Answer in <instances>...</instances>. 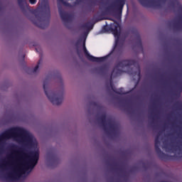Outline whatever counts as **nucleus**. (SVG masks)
<instances>
[{
  "mask_svg": "<svg viewBox=\"0 0 182 182\" xmlns=\"http://www.w3.org/2000/svg\"><path fill=\"white\" fill-rule=\"evenodd\" d=\"M13 154H16L15 156L16 162L18 163L21 167L15 169L14 173H9V176L11 178H15L14 175L18 176L20 173H24L29 169L32 170L38 164L39 159V153L38 151H31L27 155L24 151L25 149L18 148L17 146L14 145L12 146Z\"/></svg>",
  "mask_w": 182,
  "mask_h": 182,
  "instance_id": "1",
  "label": "nucleus"
},
{
  "mask_svg": "<svg viewBox=\"0 0 182 182\" xmlns=\"http://www.w3.org/2000/svg\"><path fill=\"white\" fill-rule=\"evenodd\" d=\"M138 65L137 61L135 60L132 59H127V60H122L118 63H117V65L115 67H114V70H112V72L111 73V80H109V87H111V90H112V92H115V94H118L119 95H127L131 92L134 90V88H132V90L127 91V92H124V88L123 87H119L118 90L114 86L112 79L117 77L120 76L124 71L121 68H124L126 67H130V66H136Z\"/></svg>",
  "mask_w": 182,
  "mask_h": 182,
  "instance_id": "2",
  "label": "nucleus"
},
{
  "mask_svg": "<svg viewBox=\"0 0 182 182\" xmlns=\"http://www.w3.org/2000/svg\"><path fill=\"white\" fill-rule=\"evenodd\" d=\"M41 11V14H36L37 20H32L33 23L41 29H46L49 26L50 18V10L49 3L46 0H43L41 7L36 10V14Z\"/></svg>",
  "mask_w": 182,
  "mask_h": 182,
  "instance_id": "3",
  "label": "nucleus"
},
{
  "mask_svg": "<svg viewBox=\"0 0 182 182\" xmlns=\"http://www.w3.org/2000/svg\"><path fill=\"white\" fill-rule=\"evenodd\" d=\"M12 137L21 138V141L26 146L33 145V141L32 136L23 128H10L0 135V142L5 139H9Z\"/></svg>",
  "mask_w": 182,
  "mask_h": 182,
  "instance_id": "4",
  "label": "nucleus"
},
{
  "mask_svg": "<svg viewBox=\"0 0 182 182\" xmlns=\"http://www.w3.org/2000/svg\"><path fill=\"white\" fill-rule=\"evenodd\" d=\"M170 4L172 8L177 9L179 14L178 20L172 21L173 29L176 31H182V5L178 0H171Z\"/></svg>",
  "mask_w": 182,
  "mask_h": 182,
  "instance_id": "5",
  "label": "nucleus"
},
{
  "mask_svg": "<svg viewBox=\"0 0 182 182\" xmlns=\"http://www.w3.org/2000/svg\"><path fill=\"white\" fill-rule=\"evenodd\" d=\"M43 90L46 93V95L48 97V100L54 105H60L63 102V93H55L51 92L50 94L48 92V82L46 80L43 82Z\"/></svg>",
  "mask_w": 182,
  "mask_h": 182,
  "instance_id": "6",
  "label": "nucleus"
},
{
  "mask_svg": "<svg viewBox=\"0 0 182 182\" xmlns=\"http://www.w3.org/2000/svg\"><path fill=\"white\" fill-rule=\"evenodd\" d=\"M119 24L118 23H116L115 24L111 26V31H112V34H114V36L117 38V39H115V46L114 47V50L119 48V52H122L124 41H119L120 32L119 31Z\"/></svg>",
  "mask_w": 182,
  "mask_h": 182,
  "instance_id": "7",
  "label": "nucleus"
},
{
  "mask_svg": "<svg viewBox=\"0 0 182 182\" xmlns=\"http://www.w3.org/2000/svg\"><path fill=\"white\" fill-rule=\"evenodd\" d=\"M83 50H84V53L85 55L87 58V59L91 62L93 63H103L105 61H106L108 58L110 56V55L114 52V50H112V51H111V53L105 56H102V57H95L92 55L90 54V53L87 51V49L85 46V42L83 43Z\"/></svg>",
  "mask_w": 182,
  "mask_h": 182,
  "instance_id": "8",
  "label": "nucleus"
},
{
  "mask_svg": "<svg viewBox=\"0 0 182 182\" xmlns=\"http://www.w3.org/2000/svg\"><path fill=\"white\" fill-rule=\"evenodd\" d=\"M160 138V134H159L158 135L156 136L155 137V144H154V148H155V151L156 152L159 158L161 159L162 161H167L169 159V156L164 154L160 149V145L161 142L159 140Z\"/></svg>",
  "mask_w": 182,
  "mask_h": 182,
  "instance_id": "9",
  "label": "nucleus"
},
{
  "mask_svg": "<svg viewBox=\"0 0 182 182\" xmlns=\"http://www.w3.org/2000/svg\"><path fill=\"white\" fill-rule=\"evenodd\" d=\"M126 1L127 0H115L114 2H112V4H111V8L115 9L117 12L119 13V14H122L124 6L126 4Z\"/></svg>",
  "mask_w": 182,
  "mask_h": 182,
  "instance_id": "10",
  "label": "nucleus"
},
{
  "mask_svg": "<svg viewBox=\"0 0 182 182\" xmlns=\"http://www.w3.org/2000/svg\"><path fill=\"white\" fill-rule=\"evenodd\" d=\"M139 3L141 4V6L144 8H151L152 6H160V4L158 2H155L154 1L151 0H138Z\"/></svg>",
  "mask_w": 182,
  "mask_h": 182,
  "instance_id": "11",
  "label": "nucleus"
},
{
  "mask_svg": "<svg viewBox=\"0 0 182 182\" xmlns=\"http://www.w3.org/2000/svg\"><path fill=\"white\" fill-rule=\"evenodd\" d=\"M58 11H59V14L62 21L64 23H68L71 19V16L68 13L64 11L62 7H60L59 6H58Z\"/></svg>",
  "mask_w": 182,
  "mask_h": 182,
  "instance_id": "12",
  "label": "nucleus"
},
{
  "mask_svg": "<svg viewBox=\"0 0 182 182\" xmlns=\"http://www.w3.org/2000/svg\"><path fill=\"white\" fill-rule=\"evenodd\" d=\"M106 117H107L106 114H102V115L100 117L99 120L101 121V124L102 125V129H104V132H105L107 134L110 135L111 133L109 131L106 124Z\"/></svg>",
  "mask_w": 182,
  "mask_h": 182,
  "instance_id": "13",
  "label": "nucleus"
},
{
  "mask_svg": "<svg viewBox=\"0 0 182 182\" xmlns=\"http://www.w3.org/2000/svg\"><path fill=\"white\" fill-rule=\"evenodd\" d=\"M107 125H108V127H109V131H111V133L114 134L117 131V125H115L114 122L112 121V119H108L107 121Z\"/></svg>",
  "mask_w": 182,
  "mask_h": 182,
  "instance_id": "14",
  "label": "nucleus"
},
{
  "mask_svg": "<svg viewBox=\"0 0 182 182\" xmlns=\"http://www.w3.org/2000/svg\"><path fill=\"white\" fill-rule=\"evenodd\" d=\"M82 28L87 31H91L94 28V24H92L91 22H87L82 26Z\"/></svg>",
  "mask_w": 182,
  "mask_h": 182,
  "instance_id": "15",
  "label": "nucleus"
},
{
  "mask_svg": "<svg viewBox=\"0 0 182 182\" xmlns=\"http://www.w3.org/2000/svg\"><path fill=\"white\" fill-rule=\"evenodd\" d=\"M18 4L23 11L24 10L25 6L28 7L26 0H18Z\"/></svg>",
  "mask_w": 182,
  "mask_h": 182,
  "instance_id": "16",
  "label": "nucleus"
},
{
  "mask_svg": "<svg viewBox=\"0 0 182 182\" xmlns=\"http://www.w3.org/2000/svg\"><path fill=\"white\" fill-rule=\"evenodd\" d=\"M58 6L60 4H63L65 6H67V7H70L71 6L70 4H69L68 2H67L64 0H58Z\"/></svg>",
  "mask_w": 182,
  "mask_h": 182,
  "instance_id": "17",
  "label": "nucleus"
},
{
  "mask_svg": "<svg viewBox=\"0 0 182 182\" xmlns=\"http://www.w3.org/2000/svg\"><path fill=\"white\" fill-rule=\"evenodd\" d=\"M136 38H137V41H136L137 46L142 49L143 48V45H142V41H141L140 36H137Z\"/></svg>",
  "mask_w": 182,
  "mask_h": 182,
  "instance_id": "18",
  "label": "nucleus"
},
{
  "mask_svg": "<svg viewBox=\"0 0 182 182\" xmlns=\"http://www.w3.org/2000/svg\"><path fill=\"white\" fill-rule=\"evenodd\" d=\"M41 63H42V59H40L38 62L37 65L31 71L32 73H36L37 72Z\"/></svg>",
  "mask_w": 182,
  "mask_h": 182,
  "instance_id": "19",
  "label": "nucleus"
},
{
  "mask_svg": "<svg viewBox=\"0 0 182 182\" xmlns=\"http://www.w3.org/2000/svg\"><path fill=\"white\" fill-rule=\"evenodd\" d=\"M99 71L101 73H105L107 71V67L105 65L100 66L99 68Z\"/></svg>",
  "mask_w": 182,
  "mask_h": 182,
  "instance_id": "20",
  "label": "nucleus"
},
{
  "mask_svg": "<svg viewBox=\"0 0 182 182\" xmlns=\"http://www.w3.org/2000/svg\"><path fill=\"white\" fill-rule=\"evenodd\" d=\"M136 69H137V71L135 73V75L137 74V76H138L139 79H140L141 78V69H140V66L137 65Z\"/></svg>",
  "mask_w": 182,
  "mask_h": 182,
  "instance_id": "21",
  "label": "nucleus"
},
{
  "mask_svg": "<svg viewBox=\"0 0 182 182\" xmlns=\"http://www.w3.org/2000/svg\"><path fill=\"white\" fill-rule=\"evenodd\" d=\"M102 30L105 32H108L109 31H111V27L108 26H104V27L102 28Z\"/></svg>",
  "mask_w": 182,
  "mask_h": 182,
  "instance_id": "22",
  "label": "nucleus"
},
{
  "mask_svg": "<svg viewBox=\"0 0 182 182\" xmlns=\"http://www.w3.org/2000/svg\"><path fill=\"white\" fill-rule=\"evenodd\" d=\"M176 86L178 87V89L182 92V83L181 82H177L176 83Z\"/></svg>",
  "mask_w": 182,
  "mask_h": 182,
  "instance_id": "23",
  "label": "nucleus"
},
{
  "mask_svg": "<svg viewBox=\"0 0 182 182\" xmlns=\"http://www.w3.org/2000/svg\"><path fill=\"white\" fill-rule=\"evenodd\" d=\"M48 156H51V159H52L53 160L56 161V156H55L53 154L48 153Z\"/></svg>",
  "mask_w": 182,
  "mask_h": 182,
  "instance_id": "24",
  "label": "nucleus"
},
{
  "mask_svg": "<svg viewBox=\"0 0 182 182\" xmlns=\"http://www.w3.org/2000/svg\"><path fill=\"white\" fill-rule=\"evenodd\" d=\"M109 166H112V171H118V170H120V169H118L117 168V165H112V164H109Z\"/></svg>",
  "mask_w": 182,
  "mask_h": 182,
  "instance_id": "25",
  "label": "nucleus"
},
{
  "mask_svg": "<svg viewBox=\"0 0 182 182\" xmlns=\"http://www.w3.org/2000/svg\"><path fill=\"white\" fill-rule=\"evenodd\" d=\"M82 1L83 0H75V2L74 4L75 6H77V5H80Z\"/></svg>",
  "mask_w": 182,
  "mask_h": 182,
  "instance_id": "26",
  "label": "nucleus"
},
{
  "mask_svg": "<svg viewBox=\"0 0 182 182\" xmlns=\"http://www.w3.org/2000/svg\"><path fill=\"white\" fill-rule=\"evenodd\" d=\"M37 1L36 0H29V3L31 5H35L36 4Z\"/></svg>",
  "mask_w": 182,
  "mask_h": 182,
  "instance_id": "27",
  "label": "nucleus"
},
{
  "mask_svg": "<svg viewBox=\"0 0 182 182\" xmlns=\"http://www.w3.org/2000/svg\"><path fill=\"white\" fill-rule=\"evenodd\" d=\"M154 117H155L156 119H159V117H158L157 114H155V115H154V117H151V119H154Z\"/></svg>",
  "mask_w": 182,
  "mask_h": 182,
  "instance_id": "28",
  "label": "nucleus"
},
{
  "mask_svg": "<svg viewBox=\"0 0 182 182\" xmlns=\"http://www.w3.org/2000/svg\"><path fill=\"white\" fill-rule=\"evenodd\" d=\"M162 3H166V0H160Z\"/></svg>",
  "mask_w": 182,
  "mask_h": 182,
  "instance_id": "29",
  "label": "nucleus"
}]
</instances>
